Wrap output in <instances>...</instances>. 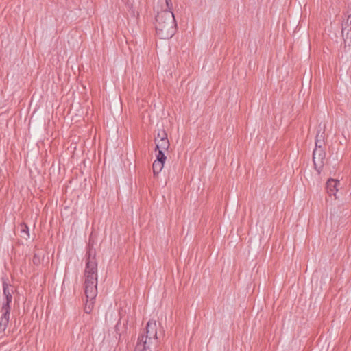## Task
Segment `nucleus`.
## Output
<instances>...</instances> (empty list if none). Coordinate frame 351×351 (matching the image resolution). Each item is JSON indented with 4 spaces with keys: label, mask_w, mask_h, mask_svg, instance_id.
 Listing matches in <instances>:
<instances>
[{
    "label": "nucleus",
    "mask_w": 351,
    "mask_h": 351,
    "mask_svg": "<svg viewBox=\"0 0 351 351\" xmlns=\"http://www.w3.org/2000/svg\"><path fill=\"white\" fill-rule=\"evenodd\" d=\"M86 267L84 270V291L86 302L84 312L90 313L94 300L97 295V263L95 258V251L90 248L86 254Z\"/></svg>",
    "instance_id": "f257e3e1"
},
{
    "label": "nucleus",
    "mask_w": 351,
    "mask_h": 351,
    "mask_svg": "<svg viewBox=\"0 0 351 351\" xmlns=\"http://www.w3.org/2000/svg\"><path fill=\"white\" fill-rule=\"evenodd\" d=\"M155 29L160 39H169L176 33L177 24L172 11L162 10L156 16Z\"/></svg>",
    "instance_id": "f03ea898"
},
{
    "label": "nucleus",
    "mask_w": 351,
    "mask_h": 351,
    "mask_svg": "<svg viewBox=\"0 0 351 351\" xmlns=\"http://www.w3.org/2000/svg\"><path fill=\"white\" fill-rule=\"evenodd\" d=\"M158 343L157 324L154 320L147 322L145 330L138 338L135 351H152V346Z\"/></svg>",
    "instance_id": "7ed1b4c3"
},
{
    "label": "nucleus",
    "mask_w": 351,
    "mask_h": 351,
    "mask_svg": "<svg viewBox=\"0 0 351 351\" xmlns=\"http://www.w3.org/2000/svg\"><path fill=\"white\" fill-rule=\"evenodd\" d=\"M7 278H2L3 294L5 297V302L1 306V316L0 318V331H5L10 322L11 306L12 301V294L14 293L13 287L7 282Z\"/></svg>",
    "instance_id": "20e7f679"
},
{
    "label": "nucleus",
    "mask_w": 351,
    "mask_h": 351,
    "mask_svg": "<svg viewBox=\"0 0 351 351\" xmlns=\"http://www.w3.org/2000/svg\"><path fill=\"white\" fill-rule=\"evenodd\" d=\"M326 153L324 149H315L313 152V161L315 170L319 174L322 170Z\"/></svg>",
    "instance_id": "39448f33"
},
{
    "label": "nucleus",
    "mask_w": 351,
    "mask_h": 351,
    "mask_svg": "<svg viewBox=\"0 0 351 351\" xmlns=\"http://www.w3.org/2000/svg\"><path fill=\"white\" fill-rule=\"evenodd\" d=\"M339 181L335 179H329L326 182V191L329 195H336L338 191L337 186Z\"/></svg>",
    "instance_id": "423d86ee"
},
{
    "label": "nucleus",
    "mask_w": 351,
    "mask_h": 351,
    "mask_svg": "<svg viewBox=\"0 0 351 351\" xmlns=\"http://www.w3.org/2000/svg\"><path fill=\"white\" fill-rule=\"evenodd\" d=\"M342 37L345 45H351V26L343 24L341 30Z\"/></svg>",
    "instance_id": "0eeeda50"
},
{
    "label": "nucleus",
    "mask_w": 351,
    "mask_h": 351,
    "mask_svg": "<svg viewBox=\"0 0 351 351\" xmlns=\"http://www.w3.org/2000/svg\"><path fill=\"white\" fill-rule=\"evenodd\" d=\"M127 330H128V319H123L122 321V319H120L115 326L116 332L121 336V334L127 331Z\"/></svg>",
    "instance_id": "6e6552de"
},
{
    "label": "nucleus",
    "mask_w": 351,
    "mask_h": 351,
    "mask_svg": "<svg viewBox=\"0 0 351 351\" xmlns=\"http://www.w3.org/2000/svg\"><path fill=\"white\" fill-rule=\"evenodd\" d=\"M155 142L156 145V149H162V150H167L169 147V142L167 138L158 140L155 138Z\"/></svg>",
    "instance_id": "1a4fd4ad"
},
{
    "label": "nucleus",
    "mask_w": 351,
    "mask_h": 351,
    "mask_svg": "<svg viewBox=\"0 0 351 351\" xmlns=\"http://www.w3.org/2000/svg\"><path fill=\"white\" fill-rule=\"evenodd\" d=\"M21 236L27 239L29 238V228L25 223H21L19 226Z\"/></svg>",
    "instance_id": "9d476101"
},
{
    "label": "nucleus",
    "mask_w": 351,
    "mask_h": 351,
    "mask_svg": "<svg viewBox=\"0 0 351 351\" xmlns=\"http://www.w3.org/2000/svg\"><path fill=\"white\" fill-rule=\"evenodd\" d=\"M164 162L155 160L152 164L153 172L154 175L158 174L162 169Z\"/></svg>",
    "instance_id": "9b49d317"
},
{
    "label": "nucleus",
    "mask_w": 351,
    "mask_h": 351,
    "mask_svg": "<svg viewBox=\"0 0 351 351\" xmlns=\"http://www.w3.org/2000/svg\"><path fill=\"white\" fill-rule=\"evenodd\" d=\"M158 152L156 155V161L164 162H165L167 157L164 153L165 150L158 149Z\"/></svg>",
    "instance_id": "f8f14e48"
},
{
    "label": "nucleus",
    "mask_w": 351,
    "mask_h": 351,
    "mask_svg": "<svg viewBox=\"0 0 351 351\" xmlns=\"http://www.w3.org/2000/svg\"><path fill=\"white\" fill-rule=\"evenodd\" d=\"M158 140H162L165 138H167V134L164 130H158L157 136L156 137Z\"/></svg>",
    "instance_id": "ddd939ff"
},
{
    "label": "nucleus",
    "mask_w": 351,
    "mask_h": 351,
    "mask_svg": "<svg viewBox=\"0 0 351 351\" xmlns=\"http://www.w3.org/2000/svg\"><path fill=\"white\" fill-rule=\"evenodd\" d=\"M315 140H324V130L320 129L317 131Z\"/></svg>",
    "instance_id": "4468645a"
},
{
    "label": "nucleus",
    "mask_w": 351,
    "mask_h": 351,
    "mask_svg": "<svg viewBox=\"0 0 351 351\" xmlns=\"http://www.w3.org/2000/svg\"><path fill=\"white\" fill-rule=\"evenodd\" d=\"M324 145V140H315V149H323Z\"/></svg>",
    "instance_id": "2eb2a0df"
},
{
    "label": "nucleus",
    "mask_w": 351,
    "mask_h": 351,
    "mask_svg": "<svg viewBox=\"0 0 351 351\" xmlns=\"http://www.w3.org/2000/svg\"><path fill=\"white\" fill-rule=\"evenodd\" d=\"M166 8L164 10L172 11L173 4L171 0H165Z\"/></svg>",
    "instance_id": "dca6fc26"
},
{
    "label": "nucleus",
    "mask_w": 351,
    "mask_h": 351,
    "mask_svg": "<svg viewBox=\"0 0 351 351\" xmlns=\"http://www.w3.org/2000/svg\"><path fill=\"white\" fill-rule=\"evenodd\" d=\"M345 25H348L351 26V14L348 13L346 21L344 22Z\"/></svg>",
    "instance_id": "f3484780"
},
{
    "label": "nucleus",
    "mask_w": 351,
    "mask_h": 351,
    "mask_svg": "<svg viewBox=\"0 0 351 351\" xmlns=\"http://www.w3.org/2000/svg\"><path fill=\"white\" fill-rule=\"evenodd\" d=\"M32 261L33 263L36 265H38L40 263L39 257L36 254H34Z\"/></svg>",
    "instance_id": "a211bd4d"
}]
</instances>
